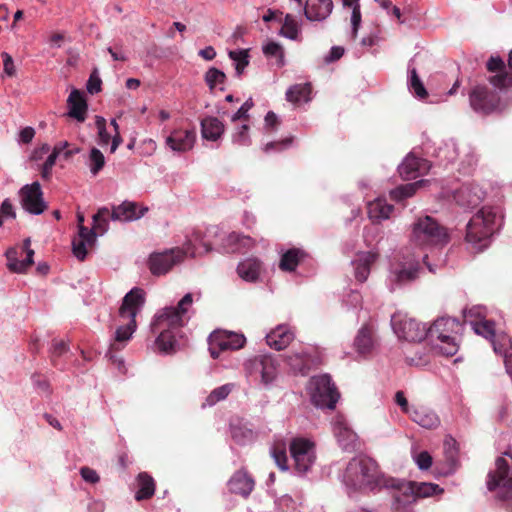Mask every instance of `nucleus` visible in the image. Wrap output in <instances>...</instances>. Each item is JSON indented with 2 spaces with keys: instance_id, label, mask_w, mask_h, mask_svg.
Segmentation results:
<instances>
[{
  "instance_id": "10",
  "label": "nucleus",
  "mask_w": 512,
  "mask_h": 512,
  "mask_svg": "<svg viewBox=\"0 0 512 512\" xmlns=\"http://www.w3.org/2000/svg\"><path fill=\"white\" fill-rule=\"evenodd\" d=\"M289 449L295 470L299 474L307 473L316 460L315 443L305 438H294Z\"/></svg>"
},
{
  "instance_id": "52",
  "label": "nucleus",
  "mask_w": 512,
  "mask_h": 512,
  "mask_svg": "<svg viewBox=\"0 0 512 512\" xmlns=\"http://www.w3.org/2000/svg\"><path fill=\"white\" fill-rule=\"evenodd\" d=\"M88 246V240H83V238H74L72 241V251L74 256L78 260L83 261L87 256Z\"/></svg>"
},
{
  "instance_id": "16",
  "label": "nucleus",
  "mask_w": 512,
  "mask_h": 512,
  "mask_svg": "<svg viewBox=\"0 0 512 512\" xmlns=\"http://www.w3.org/2000/svg\"><path fill=\"white\" fill-rule=\"evenodd\" d=\"M246 370L264 384L271 383L277 376V362L271 355H260L248 361Z\"/></svg>"
},
{
  "instance_id": "8",
  "label": "nucleus",
  "mask_w": 512,
  "mask_h": 512,
  "mask_svg": "<svg viewBox=\"0 0 512 512\" xmlns=\"http://www.w3.org/2000/svg\"><path fill=\"white\" fill-rule=\"evenodd\" d=\"M495 470L488 474L487 488L497 491L502 500L512 499V458L510 461L498 457L495 461Z\"/></svg>"
},
{
  "instance_id": "39",
  "label": "nucleus",
  "mask_w": 512,
  "mask_h": 512,
  "mask_svg": "<svg viewBox=\"0 0 512 512\" xmlns=\"http://www.w3.org/2000/svg\"><path fill=\"white\" fill-rule=\"evenodd\" d=\"M443 490L437 484L427 482H413V492L416 500L419 498L430 497L435 494L441 493Z\"/></svg>"
},
{
  "instance_id": "50",
  "label": "nucleus",
  "mask_w": 512,
  "mask_h": 512,
  "mask_svg": "<svg viewBox=\"0 0 512 512\" xmlns=\"http://www.w3.org/2000/svg\"><path fill=\"white\" fill-rule=\"evenodd\" d=\"M339 443L342 445L343 449L346 451H350L356 439L355 433L347 428H339V431L336 432Z\"/></svg>"
},
{
  "instance_id": "40",
  "label": "nucleus",
  "mask_w": 512,
  "mask_h": 512,
  "mask_svg": "<svg viewBox=\"0 0 512 512\" xmlns=\"http://www.w3.org/2000/svg\"><path fill=\"white\" fill-rule=\"evenodd\" d=\"M233 389V384H225L220 387L215 388L211 391V393L206 397L204 406H213L221 400L227 398V396L231 393Z\"/></svg>"
},
{
  "instance_id": "24",
  "label": "nucleus",
  "mask_w": 512,
  "mask_h": 512,
  "mask_svg": "<svg viewBox=\"0 0 512 512\" xmlns=\"http://www.w3.org/2000/svg\"><path fill=\"white\" fill-rule=\"evenodd\" d=\"M332 0H306L304 15L310 21H323L332 12Z\"/></svg>"
},
{
  "instance_id": "42",
  "label": "nucleus",
  "mask_w": 512,
  "mask_h": 512,
  "mask_svg": "<svg viewBox=\"0 0 512 512\" xmlns=\"http://www.w3.org/2000/svg\"><path fill=\"white\" fill-rule=\"evenodd\" d=\"M280 33L291 40L298 38L299 26L291 14H286Z\"/></svg>"
},
{
  "instance_id": "20",
  "label": "nucleus",
  "mask_w": 512,
  "mask_h": 512,
  "mask_svg": "<svg viewBox=\"0 0 512 512\" xmlns=\"http://www.w3.org/2000/svg\"><path fill=\"white\" fill-rule=\"evenodd\" d=\"M147 211L148 207L146 206H141L136 202L124 201L117 206H113L110 218L116 221L129 222L141 218Z\"/></svg>"
},
{
  "instance_id": "63",
  "label": "nucleus",
  "mask_w": 512,
  "mask_h": 512,
  "mask_svg": "<svg viewBox=\"0 0 512 512\" xmlns=\"http://www.w3.org/2000/svg\"><path fill=\"white\" fill-rule=\"evenodd\" d=\"M486 66H487L488 71H490V72L507 71L505 63L499 57H490V59L487 61Z\"/></svg>"
},
{
  "instance_id": "23",
  "label": "nucleus",
  "mask_w": 512,
  "mask_h": 512,
  "mask_svg": "<svg viewBox=\"0 0 512 512\" xmlns=\"http://www.w3.org/2000/svg\"><path fill=\"white\" fill-rule=\"evenodd\" d=\"M255 481L245 470L236 471L228 482L229 491L247 498L253 491Z\"/></svg>"
},
{
  "instance_id": "1",
  "label": "nucleus",
  "mask_w": 512,
  "mask_h": 512,
  "mask_svg": "<svg viewBox=\"0 0 512 512\" xmlns=\"http://www.w3.org/2000/svg\"><path fill=\"white\" fill-rule=\"evenodd\" d=\"M192 303V294L187 293L176 307H165L155 315L151 330L159 334L155 341L159 351L173 353L180 347L182 328L186 322L184 317Z\"/></svg>"
},
{
  "instance_id": "61",
  "label": "nucleus",
  "mask_w": 512,
  "mask_h": 512,
  "mask_svg": "<svg viewBox=\"0 0 512 512\" xmlns=\"http://www.w3.org/2000/svg\"><path fill=\"white\" fill-rule=\"evenodd\" d=\"M292 140H293V138L289 137V138H285L281 141L269 142L265 145L264 151L266 153H268L271 150L281 151V150L287 148L292 143Z\"/></svg>"
},
{
  "instance_id": "22",
  "label": "nucleus",
  "mask_w": 512,
  "mask_h": 512,
  "mask_svg": "<svg viewBox=\"0 0 512 512\" xmlns=\"http://www.w3.org/2000/svg\"><path fill=\"white\" fill-rule=\"evenodd\" d=\"M287 363L295 373L305 376L312 369L318 367L321 361L318 356H313L306 352H299L288 356Z\"/></svg>"
},
{
  "instance_id": "25",
  "label": "nucleus",
  "mask_w": 512,
  "mask_h": 512,
  "mask_svg": "<svg viewBox=\"0 0 512 512\" xmlns=\"http://www.w3.org/2000/svg\"><path fill=\"white\" fill-rule=\"evenodd\" d=\"M378 253L373 251L360 252L353 261L355 278L359 282H365L370 274L371 266L376 262Z\"/></svg>"
},
{
  "instance_id": "43",
  "label": "nucleus",
  "mask_w": 512,
  "mask_h": 512,
  "mask_svg": "<svg viewBox=\"0 0 512 512\" xmlns=\"http://www.w3.org/2000/svg\"><path fill=\"white\" fill-rule=\"evenodd\" d=\"M410 89L414 92L415 96L419 99H425L428 96V92L424 87L417 71L413 68L410 71Z\"/></svg>"
},
{
  "instance_id": "34",
  "label": "nucleus",
  "mask_w": 512,
  "mask_h": 512,
  "mask_svg": "<svg viewBox=\"0 0 512 512\" xmlns=\"http://www.w3.org/2000/svg\"><path fill=\"white\" fill-rule=\"evenodd\" d=\"M394 207L384 199H376L368 204V216L372 221L380 222L388 219Z\"/></svg>"
},
{
  "instance_id": "45",
  "label": "nucleus",
  "mask_w": 512,
  "mask_h": 512,
  "mask_svg": "<svg viewBox=\"0 0 512 512\" xmlns=\"http://www.w3.org/2000/svg\"><path fill=\"white\" fill-rule=\"evenodd\" d=\"M229 57L235 61V69L237 76H241L244 69L248 66L249 60H248V51L247 50H240V51H230Z\"/></svg>"
},
{
  "instance_id": "9",
  "label": "nucleus",
  "mask_w": 512,
  "mask_h": 512,
  "mask_svg": "<svg viewBox=\"0 0 512 512\" xmlns=\"http://www.w3.org/2000/svg\"><path fill=\"white\" fill-rule=\"evenodd\" d=\"M311 401L320 408L334 409L340 394L332 383L330 375L323 374L311 378Z\"/></svg>"
},
{
  "instance_id": "38",
  "label": "nucleus",
  "mask_w": 512,
  "mask_h": 512,
  "mask_svg": "<svg viewBox=\"0 0 512 512\" xmlns=\"http://www.w3.org/2000/svg\"><path fill=\"white\" fill-rule=\"evenodd\" d=\"M232 439L239 445H245L255 439L254 431L246 424L237 423L231 425Z\"/></svg>"
},
{
  "instance_id": "32",
  "label": "nucleus",
  "mask_w": 512,
  "mask_h": 512,
  "mask_svg": "<svg viewBox=\"0 0 512 512\" xmlns=\"http://www.w3.org/2000/svg\"><path fill=\"white\" fill-rule=\"evenodd\" d=\"M374 345H375V340H374L373 330L369 326H363L359 330V332L354 340V346H355L356 351L360 355L365 356V355L371 353V351L374 348Z\"/></svg>"
},
{
  "instance_id": "41",
  "label": "nucleus",
  "mask_w": 512,
  "mask_h": 512,
  "mask_svg": "<svg viewBox=\"0 0 512 512\" xmlns=\"http://www.w3.org/2000/svg\"><path fill=\"white\" fill-rule=\"evenodd\" d=\"M445 457L448 463V470L452 472L458 466V451L456 441L453 438L447 439L444 443Z\"/></svg>"
},
{
  "instance_id": "55",
  "label": "nucleus",
  "mask_w": 512,
  "mask_h": 512,
  "mask_svg": "<svg viewBox=\"0 0 512 512\" xmlns=\"http://www.w3.org/2000/svg\"><path fill=\"white\" fill-rule=\"evenodd\" d=\"M241 236H242V234H239V233H236V232L230 233L226 237V240H225V243H224V248L228 252H240L241 251V246L239 245V243L241 242Z\"/></svg>"
},
{
  "instance_id": "59",
  "label": "nucleus",
  "mask_w": 512,
  "mask_h": 512,
  "mask_svg": "<svg viewBox=\"0 0 512 512\" xmlns=\"http://www.w3.org/2000/svg\"><path fill=\"white\" fill-rule=\"evenodd\" d=\"M102 80L98 76L97 69H95L87 82V91L90 94H96L101 91Z\"/></svg>"
},
{
  "instance_id": "51",
  "label": "nucleus",
  "mask_w": 512,
  "mask_h": 512,
  "mask_svg": "<svg viewBox=\"0 0 512 512\" xmlns=\"http://www.w3.org/2000/svg\"><path fill=\"white\" fill-rule=\"evenodd\" d=\"M489 82L499 89L507 88L512 85V74L508 71L497 72L496 75L489 78Z\"/></svg>"
},
{
  "instance_id": "58",
  "label": "nucleus",
  "mask_w": 512,
  "mask_h": 512,
  "mask_svg": "<svg viewBox=\"0 0 512 512\" xmlns=\"http://www.w3.org/2000/svg\"><path fill=\"white\" fill-rule=\"evenodd\" d=\"M263 53L268 57H278L283 59V48L276 42H269L263 47Z\"/></svg>"
},
{
  "instance_id": "44",
  "label": "nucleus",
  "mask_w": 512,
  "mask_h": 512,
  "mask_svg": "<svg viewBox=\"0 0 512 512\" xmlns=\"http://www.w3.org/2000/svg\"><path fill=\"white\" fill-rule=\"evenodd\" d=\"M110 210L106 207H102L98 210V212L93 216V230H98L100 233H104L108 229V217H110Z\"/></svg>"
},
{
  "instance_id": "14",
  "label": "nucleus",
  "mask_w": 512,
  "mask_h": 512,
  "mask_svg": "<svg viewBox=\"0 0 512 512\" xmlns=\"http://www.w3.org/2000/svg\"><path fill=\"white\" fill-rule=\"evenodd\" d=\"M392 326L400 339L409 342H420L428 336V329L425 325L407 316H393Z\"/></svg>"
},
{
  "instance_id": "47",
  "label": "nucleus",
  "mask_w": 512,
  "mask_h": 512,
  "mask_svg": "<svg viewBox=\"0 0 512 512\" xmlns=\"http://www.w3.org/2000/svg\"><path fill=\"white\" fill-rule=\"evenodd\" d=\"M89 161H90V171L94 175L98 174L99 171L105 165V157H104L103 153L95 147H93L90 151Z\"/></svg>"
},
{
  "instance_id": "28",
  "label": "nucleus",
  "mask_w": 512,
  "mask_h": 512,
  "mask_svg": "<svg viewBox=\"0 0 512 512\" xmlns=\"http://www.w3.org/2000/svg\"><path fill=\"white\" fill-rule=\"evenodd\" d=\"M67 102L70 108L69 116L79 122H84L87 112V103L82 93L77 89L72 90Z\"/></svg>"
},
{
  "instance_id": "11",
  "label": "nucleus",
  "mask_w": 512,
  "mask_h": 512,
  "mask_svg": "<svg viewBox=\"0 0 512 512\" xmlns=\"http://www.w3.org/2000/svg\"><path fill=\"white\" fill-rule=\"evenodd\" d=\"M471 108L484 115H488L500 107V96L496 90L487 85H476L469 93Z\"/></svg>"
},
{
  "instance_id": "6",
  "label": "nucleus",
  "mask_w": 512,
  "mask_h": 512,
  "mask_svg": "<svg viewBox=\"0 0 512 512\" xmlns=\"http://www.w3.org/2000/svg\"><path fill=\"white\" fill-rule=\"evenodd\" d=\"M145 302V293L140 288L131 289L123 298L119 308V316L128 319V323L121 325L115 332V341L126 342L130 339L136 329L135 317Z\"/></svg>"
},
{
  "instance_id": "18",
  "label": "nucleus",
  "mask_w": 512,
  "mask_h": 512,
  "mask_svg": "<svg viewBox=\"0 0 512 512\" xmlns=\"http://www.w3.org/2000/svg\"><path fill=\"white\" fill-rule=\"evenodd\" d=\"M31 240L30 238H26L23 241L22 252L26 253V258L23 260H19V252L16 248H10L6 252L7 257V266L10 271L15 273H23L34 264L33 256L34 250L31 249Z\"/></svg>"
},
{
  "instance_id": "46",
  "label": "nucleus",
  "mask_w": 512,
  "mask_h": 512,
  "mask_svg": "<svg viewBox=\"0 0 512 512\" xmlns=\"http://www.w3.org/2000/svg\"><path fill=\"white\" fill-rule=\"evenodd\" d=\"M493 349L501 355L512 351V338L506 334H499L492 340Z\"/></svg>"
},
{
  "instance_id": "5",
  "label": "nucleus",
  "mask_w": 512,
  "mask_h": 512,
  "mask_svg": "<svg viewBox=\"0 0 512 512\" xmlns=\"http://www.w3.org/2000/svg\"><path fill=\"white\" fill-rule=\"evenodd\" d=\"M496 213L490 207L481 208L468 222L465 240L475 253L488 246L489 238L495 231Z\"/></svg>"
},
{
  "instance_id": "26",
  "label": "nucleus",
  "mask_w": 512,
  "mask_h": 512,
  "mask_svg": "<svg viewBox=\"0 0 512 512\" xmlns=\"http://www.w3.org/2000/svg\"><path fill=\"white\" fill-rule=\"evenodd\" d=\"M294 339V333L288 326L279 325L266 336V343L275 350L285 349Z\"/></svg>"
},
{
  "instance_id": "48",
  "label": "nucleus",
  "mask_w": 512,
  "mask_h": 512,
  "mask_svg": "<svg viewBox=\"0 0 512 512\" xmlns=\"http://www.w3.org/2000/svg\"><path fill=\"white\" fill-rule=\"evenodd\" d=\"M225 80V73L217 68L212 67L205 73V81L210 90H213L217 84H223Z\"/></svg>"
},
{
  "instance_id": "15",
  "label": "nucleus",
  "mask_w": 512,
  "mask_h": 512,
  "mask_svg": "<svg viewBox=\"0 0 512 512\" xmlns=\"http://www.w3.org/2000/svg\"><path fill=\"white\" fill-rule=\"evenodd\" d=\"M19 198L22 208L29 214L40 215L48 208L38 181L24 185L19 190Z\"/></svg>"
},
{
  "instance_id": "60",
  "label": "nucleus",
  "mask_w": 512,
  "mask_h": 512,
  "mask_svg": "<svg viewBox=\"0 0 512 512\" xmlns=\"http://www.w3.org/2000/svg\"><path fill=\"white\" fill-rule=\"evenodd\" d=\"M253 105L254 104L251 98L245 101L243 105L238 109V111L235 114H233V116L231 117V121L236 122L240 119L248 120V111L253 107Z\"/></svg>"
},
{
  "instance_id": "17",
  "label": "nucleus",
  "mask_w": 512,
  "mask_h": 512,
  "mask_svg": "<svg viewBox=\"0 0 512 512\" xmlns=\"http://www.w3.org/2000/svg\"><path fill=\"white\" fill-rule=\"evenodd\" d=\"M420 262L413 257H403V261L394 264L391 268L390 281L398 286L411 283L418 277Z\"/></svg>"
},
{
  "instance_id": "7",
  "label": "nucleus",
  "mask_w": 512,
  "mask_h": 512,
  "mask_svg": "<svg viewBox=\"0 0 512 512\" xmlns=\"http://www.w3.org/2000/svg\"><path fill=\"white\" fill-rule=\"evenodd\" d=\"M412 241L418 246L443 245L449 241V235L434 218L425 216L414 223Z\"/></svg>"
},
{
  "instance_id": "54",
  "label": "nucleus",
  "mask_w": 512,
  "mask_h": 512,
  "mask_svg": "<svg viewBox=\"0 0 512 512\" xmlns=\"http://www.w3.org/2000/svg\"><path fill=\"white\" fill-rule=\"evenodd\" d=\"M272 456L275 459L276 464L282 470H286L287 466V454L285 446L283 445H275L272 448Z\"/></svg>"
},
{
  "instance_id": "21",
  "label": "nucleus",
  "mask_w": 512,
  "mask_h": 512,
  "mask_svg": "<svg viewBox=\"0 0 512 512\" xmlns=\"http://www.w3.org/2000/svg\"><path fill=\"white\" fill-rule=\"evenodd\" d=\"M429 169V161L409 154L400 164L398 171L404 179H415Z\"/></svg>"
},
{
  "instance_id": "37",
  "label": "nucleus",
  "mask_w": 512,
  "mask_h": 512,
  "mask_svg": "<svg viewBox=\"0 0 512 512\" xmlns=\"http://www.w3.org/2000/svg\"><path fill=\"white\" fill-rule=\"evenodd\" d=\"M429 180H420L414 183L401 185L391 190L390 197L395 201H402L408 197H412L416 191L427 184Z\"/></svg>"
},
{
  "instance_id": "56",
  "label": "nucleus",
  "mask_w": 512,
  "mask_h": 512,
  "mask_svg": "<svg viewBox=\"0 0 512 512\" xmlns=\"http://www.w3.org/2000/svg\"><path fill=\"white\" fill-rule=\"evenodd\" d=\"M68 344L63 340H54L51 348V359L53 365H57L56 358L61 357L68 351Z\"/></svg>"
},
{
  "instance_id": "53",
  "label": "nucleus",
  "mask_w": 512,
  "mask_h": 512,
  "mask_svg": "<svg viewBox=\"0 0 512 512\" xmlns=\"http://www.w3.org/2000/svg\"><path fill=\"white\" fill-rule=\"evenodd\" d=\"M96 128L98 130V141L99 144L104 146L107 145L111 139V135L106 129V120L101 116H96Z\"/></svg>"
},
{
  "instance_id": "57",
  "label": "nucleus",
  "mask_w": 512,
  "mask_h": 512,
  "mask_svg": "<svg viewBox=\"0 0 512 512\" xmlns=\"http://www.w3.org/2000/svg\"><path fill=\"white\" fill-rule=\"evenodd\" d=\"M249 126L244 124L241 126L240 130L233 136V142L240 146H247L251 143L249 134Z\"/></svg>"
},
{
  "instance_id": "12",
  "label": "nucleus",
  "mask_w": 512,
  "mask_h": 512,
  "mask_svg": "<svg viewBox=\"0 0 512 512\" xmlns=\"http://www.w3.org/2000/svg\"><path fill=\"white\" fill-rule=\"evenodd\" d=\"M386 482L383 487L392 488L394 490L392 508L396 512H409L411 506L416 502V496L413 492V482H406L394 478H388Z\"/></svg>"
},
{
  "instance_id": "49",
  "label": "nucleus",
  "mask_w": 512,
  "mask_h": 512,
  "mask_svg": "<svg viewBox=\"0 0 512 512\" xmlns=\"http://www.w3.org/2000/svg\"><path fill=\"white\" fill-rule=\"evenodd\" d=\"M474 330L478 335H481L487 339L493 340L496 337L495 327L492 321L485 320L477 322L474 325Z\"/></svg>"
},
{
  "instance_id": "3",
  "label": "nucleus",
  "mask_w": 512,
  "mask_h": 512,
  "mask_svg": "<svg viewBox=\"0 0 512 512\" xmlns=\"http://www.w3.org/2000/svg\"><path fill=\"white\" fill-rule=\"evenodd\" d=\"M197 245L202 247L205 253L211 250V245L204 242L200 233L196 232L193 234V239L187 241L185 250L176 247L164 252L152 253L148 261L151 273L155 276L168 273L174 265L182 262L187 254L195 256Z\"/></svg>"
},
{
  "instance_id": "2",
  "label": "nucleus",
  "mask_w": 512,
  "mask_h": 512,
  "mask_svg": "<svg viewBox=\"0 0 512 512\" xmlns=\"http://www.w3.org/2000/svg\"><path fill=\"white\" fill-rule=\"evenodd\" d=\"M375 460L366 456L351 459L343 474V483L353 491L376 490L387 482Z\"/></svg>"
},
{
  "instance_id": "31",
  "label": "nucleus",
  "mask_w": 512,
  "mask_h": 512,
  "mask_svg": "<svg viewBox=\"0 0 512 512\" xmlns=\"http://www.w3.org/2000/svg\"><path fill=\"white\" fill-rule=\"evenodd\" d=\"M224 129V124L216 117H206L201 121V134L206 140H218L224 133Z\"/></svg>"
},
{
  "instance_id": "27",
  "label": "nucleus",
  "mask_w": 512,
  "mask_h": 512,
  "mask_svg": "<svg viewBox=\"0 0 512 512\" xmlns=\"http://www.w3.org/2000/svg\"><path fill=\"white\" fill-rule=\"evenodd\" d=\"M454 199L459 206L474 208L481 203L483 196L479 189L464 185L456 190Z\"/></svg>"
},
{
  "instance_id": "33",
  "label": "nucleus",
  "mask_w": 512,
  "mask_h": 512,
  "mask_svg": "<svg viewBox=\"0 0 512 512\" xmlns=\"http://www.w3.org/2000/svg\"><path fill=\"white\" fill-rule=\"evenodd\" d=\"M305 257L306 253L304 250L291 248L282 254L279 262V268L284 272H293Z\"/></svg>"
},
{
  "instance_id": "30",
  "label": "nucleus",
  "mask_w": 512,
  "mask_h": 512,
  "mask_svg": "<svg viewBox=\"0 0 512 512\" xmlns=\"http://www.w3.org/2000/svg\"><path fill=\"white\" fill-rule=\"evenodd\" d=\"M410 417L420 426L433 429L436 428L440 421L437 414L426 407H417L410 412Z\"/></svg>"
},
{
  "instance_id": "35",
  "label": "nucleus",
  "mask_w": 512,
  "mask_h": 512,
  "mask_svg": "<svg viewBox=\"0 0 512 512\" xmlns=\"http://www.w3.org/2000/svg\"><path fill=\"white\" fill-rule=\"evenodd\" d=\"M312 87L310 83L296 84L291 86L286 92L287 101L298 104L301 102H308Z\"/></svg>"
},
{
  "instance_id": "36",
  "label": "nucleus",
  "mask_w": 512,
  "mask_h": 512,
  "mask_svg": "<svg viewBox=\"0 0 512 512\" xmlns=\"http://www.w3.org/2000/svg\"><path fill=\"white\" fill-rule=\"evenodd\" d=\"M139 489L135 494L137 501L150 499L155 493V482L153 478L145 472H142L137 477Z\"/></svg>"
},
{
  "instance_id": "62",
  "label": "nucleus",
  "mask_w": 512,
  "mask_h": 512,
  "mask_svg": "<svg viewBox=\"0 0 512 512\" xmlns=\"http://www.w3.org/2000/svg\"><path fill=\"white\" fill-rule=\"evenodd\" d=\"M1 56L3 59V66H4L5 74L8 75L9 77L15 76L16 69H15L14 61H13L11 55L8 54L7 52H3L1 54Z\"/></svg>"
},
{
  "instance_id": "13",
  "label": "nucleus",
  "mask_w": 512,
  "mask_h": 512,
  "mask_svg": "<svg viewBox=\"0 0 512 512\" xmlns=\"http://www.w3.org/2000/svg\"><path fill=\"white\" fill-rule=\"evenodd\" d=\"M208 340L209 352L214 359H217L223 351L242 348L246 342L242 334L221 330L211 333Z\"/></svg>"
},
{
  "instance_id": "64",
  "label": "nucleus",
  "mask_w": 512,
  "mask_h": 512,
  "mask_svg": "<svg viewBox=\"0 0 512 512\" xmlns=\"http://www.w3.org/2000/svg\"><path fill=\"white\" fill-rule=\"evenodd\" d=\"M416 463L421 470H426L432 465V457L427 451H422L417 455Z\"/></svg>"
},
{
  "instance_id": "29",
  "label": "nucleus",
  "mask_w": 512,
  "mask_h": 512,
  "mask_svg": "<svg viewBox=\"0 0 512 512\" xmlns=\"http://www.w3.org/2000/svg\"><path fill=\"white\" fill-rule=\"evenodd\" d=\"M262 262L254 257L240 262L237 267L238 275L245 281L255 282L261 273Z\"/></svg>"
},
{
  "instance_id": "4",
  "label": "nucleus",
  "mask_w": 512,
  "mask_h": 512,
  "mask_svg": "<svg viewBox=\"0 0 512 512\" xmlns=\"http://www.w3.org/2000/svg\"><path fill=\"white\" fill-rule=\"evenodd\" d=\"M460 327V322L455 318H438L428 328L426 340L436 353L447 357L454 356L459 349L456 335Z\"/></svg>"
},
{
  "instance_id": "19",
  "label": "nucleus",
  "mask_w": 512,
  "mask_h": 512,
  "mask_svg": "<svg viewBox=\"0 0 512 512\" xmlns=\"http://www.w3.org/2000/svg\"><path fill=\"white\" fill-rule=\"evenodd\" d=\"M196 139L194 129H174L169 136L166 137V145L176 152H186L192 149Z\"/></svg>"
}]
</instances>
